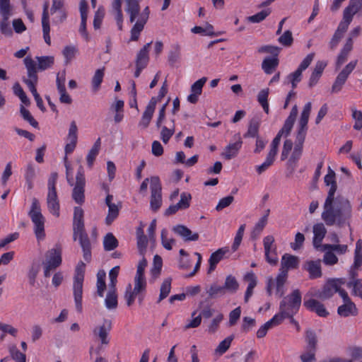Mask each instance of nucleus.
<instances>
[{
    "mask_svg": "<svg viewBox=\"0 0 362 362\" xmlns=\"http://www.w3.org/2000/svg\"><path fill=\"white\" fill-rule=\"evenodd\" d=\"M324 180L326 185H330V188L323 204L322 219L329 226L337 225L342 227L346 224L349 225V221L352 217V205L349 199L344 195L338 194L335 197L337 185L335 173L330 167L328 168V173Z\"/></svg>",
    "mask_w": 362,
    "mask_h": 362,
    "instance_id": "nucleus-1",
    "label": "nucleus"
},
{
    "mask_svg": "<svg viewBox=\"0 0 362 362\" xmlns=\"http://www.w3.org/2000/svg\"><path fill=\"white\" fill-rule=\"evenodd\" d=\"M141 0H125V11L129 15V21L134 23L136 18L137 21L131 30V40L136 41L139 39L140 33L143 30L145 24L147 23L150 15L148 6H146L140 13L139 2Z\"/></svg>",
    "mask_w": 362,
    "mask_h": 362,
    "instance_id": "nucleus-2",
    "label": "nucleus"
},
{
    "mask_svg": "<svg viewBox=\"0 0 362 362\" xmlns=\"http://www.w3.org/2000/svg\"><path fill=\"white\" fill-rule=\"evenodd\" d=\"M73 232L74 240L78 239L79 241L85 261L90 262L91 260V244L85 230L83 210L79 206H75L74 209Z\"/></svg>",
    "mask_w": 362,
    "mask_h": 362,
    "instance_id": "nucleus-3",
    "label": "nucleus"
},
{
    "mask_svg": "<svg viewBox=\"0 0 362 362\" xmlns=\"http://www.w3.org/2000/svg\"><path fill=\"white\" fill-rule=\"evenodd\" d=\"M299 258L297 256L288 253L282 256L281 267L276 276V295L282 297L284 294V286L288 277V271L298 267Z\"/></svg>",
    "mask_w": 362,
    "mask_h": 362,
    "instance_id": "nucleus-4",
    "label": "nucleus"
},
{
    "mask_svg": "<svg viewBox=\"0 0 362 362\" xmlns=\"http://www.w3.org/2000/svg\"><path fill=\"white\" fill-rule=\"evenodd\" d=\"M85 268L86 264L81 261L76 267L75 275L74 278V297L76 308L78 313L82 312L83 283L84 279Z\"/></svg>",
    "mask_w": 362,
    "mask_h": 362,
    "instance_id": "nucleus-5",
    "label": "nucleus"
},
{
    "mask_svg": "<svg viewBox=\"0 0 362 362\" xmlns=\"http://www.w3.org/2000/svg\"><path fill=\"white\" fill-rule=\"evenodd\" d=\"M33 223L35 225L34 231L37 239L45 238V218L41 213L40 205L36 198L32 199L30 210L28 212Z\"/></svg>",
    "mask_w": 362,
    "mask_h": 362,
    "instance_id": "nucleus-6",
    "label": "nucleus"
},
{
    "mask_svg": "<svg viewBox=\"0 0 362 362\" xmlns=\"http://www.w3.org/2000/svg\"><path fill=\"white\" fill-rule=\"evenodd\" d=\"M301 293L298 289L294 290L291 294L284 297L279 304V310L289 317L296 315L301 305Z\"/></svg>",
    "mask_w": 362,
    "mask_h": 362,
    "instance_id": "nucleus-7",
    "label": "nucleus"
},
{
    "mask_svg": "<svg viewBox=\"0 0 362 362\" xmlns=\"http://www.w3.org/2000/svg\"><path fill=\"white\" fill-rule=\"evenodd\" d=\"M151 200L150 206L152 211H157L162 205V187L159 177L153 176L151 177Z\"/></svg>",
    "mask_w": 362,
    "mask_h": 362,
    "instance_id": "nucleus-8",
    "label": "nucleus"
},
{
    "mask_svg": "<svg viewBox=\"0 0 362 362\" xmlns=\"http://www.w3.org/2000/svg\"><path fill=\"white\" fill-rule=\"evenodd\" d=\"M356 64L357 60L351 61L341 70V71L337 75L332 86V93H338L341 90L349 77V75L355 69Z\"/></svg>",
    "mask_w": 362,
    "mask_h": 362,
    "instance_id": "nucleus-9",
    "label": "nucleus"
},
{
    "mask_svg": "<svg viewBox=\"0 0 362 362\" xmlns=\"http://www.w3.org/2000/svg\"><path fill=\"white\" fill-rule=\"evenodd\" d=\"M76 180V185L72 192V198L76 203L82 204L85 202L84 187L86 183L82 169L77 172Z\"/></svg>",
    "mask_w": 362,
    "mask_h": 362,
    "instance_id": "nucleus-10",
    "label": "nucleus"
},
{
    "mask_svg": "<svg viewBox=\"0 0 362 362\" xmlns=\"http://www.w3.org/2000/svg\"><path fill=\"white\" fill-rule=\"evenodd\" d=\"M152 42L146 43L138 52L135 61L136 70L134 71V77L138 78L142 70L145 69L149 61L148 51Z\"/></svg>",
    "mask_w": 362,
    "mask_h": 362,
    "instance_id": "nucleus-11",
    "label": "nucleus"
},
{
    "mask_svg": "<svg viewBox=\"0 0 362 362\" xmlns=\"http://www.w3.org/2000/svg\"><path fill=\"white\" fill-rule=\"evenodd\" d=\"M342 279L329 280L321 290H318L315 296L322 300L330 298L335 293L339 291V284H344Z\"/></svg>",
    "mask_w": 362,
    "mask_h": 362,
    "instance_id": "nucleus-12",
    "label": "nucleus"
},
{
    "mask_svg": "<svg viewBox=\"0 0 362 362\" xmlns=\"http://www.w3.org/2000/svg\"><path fill=\"white\" fill-rule=\"evenodd\" d=\"M274 238L272 235H267L263 240L265 258L271 265H276L278 257L276 253V246L274 245Z\"/></svg>",
    "mask_w": 362,
    "mask_h": 362,
    "instance_id": "nucleus-13",
    "label": "nucleus"
},
{
    "mask_svg": "<svg viewBox=\"0 0 362 362\" xmlns=\"http://www.w3.org/2000/svg\"><path fill=\"white\" fill-rule=\"evenodd\" d=\"M361 0H350L349 5L344 8L343 12V18L341 23L349 25L351 23L354 16L361 8Z\"/></svg>",
    "mask_w": 362,
    "mask_h": 362,
    "instance_id": "nucleus-14",
    "label": "nucleus"
},
{
    "mask_svg": "<svg viewBox=\"0 0 362 362\" xmlns=\"http://www.w3.org/2000/svg\"><path fill=\"white\" fill-rule=\"evenodd\" d=\"M234 138L235 141L233 143H230L228 146H226L223 152L221 153V156L226 160H230L233 158H235L242 147L243 141L240 137V134L239 133L236 134L234 136Z\"/></svg>",
    "mask_w": 362,
    "mask_h": 362,
    "instance_id": "nucleus-15",
    "label": "nucleus"
},
{
    "mask_svg": "<svg viewBox=\"0 0 362 362\" xmlns=\"http://www.w3.org/2000/svg\"><path fill=\"white\" fill-rule=\"evenodd\" d=\"M303 305L308 310L315 312L320 317H325L329 315V313L326 310L325 305L315 299H306V296H305Z\"/></svg>",
    "mask_w": 362,
    "mask_h": 362,
    "instance_id": "nucleus-16",
    "label": "nucleus"
},
{
    "mask_svg": "<svg viewBox=\"0 0 362 362\" xmlns=\"http://www.w3.org/2000/svg\"><path fill=\"white\" fill-rule=\"evenodd\" d=\"M313 233L314 237L313 243L314 247L317 250L323 249V245H322L321 243L327 233V229L324 224L322 223L315 224L313 226Z\"/></svg>",
    "mask_w": 362,
    "mask_h": 362,
    "instance_id": "nucleus-17",
    "label": "nucleus"
},
{
    "mask_svg": "<svg viewBox=\"0 0 362 362\" xmlns=\"http://www.w3.org/2000/svg\"><path fill=\"white\" fill-rule=\"evenodd\" d=\"M47 204L49 211L54 216L59 217L60 206L57 191H48Z\"/></svg>",
    "mask_w": 362,
    "mask_h": 362,
    "instance_id": "nucleus-18",
    "label": "nucleus"
},
{
    "mask_svg": "<svg viewBox=\"0 0 362 362\" xmlns=\"http://www.w3.org/2000/svg\"><path fill=\"white\" fill-rule=\"evenodd\" d=\"M62 263V252L60 249L53 248L46 253V260L43 264L49 265L56 269Z\"/></svg>",
    "mask_w": 362,
    "mask_h": 362,
    "instance_id": "nucleus-19",
    "label": "nucleus"
},
{
    "mask_svg": "<svg viewBox=\"0 0 362 362\" xmlns=\"http://www.w3.org/2000/svg\"><path fill=\"white\" fill-rule=\"evenodd\" d=\"M349 26L340 22L332 37L328 43L330 50H334L347 31Z\"/></svg>",
    "mask_w": 362,
    "mask_h": 362,
    "instance_id": "nucleus-20",
    "label": "nucleus"
},
{
    "mask_svg": "<svg viewBox=\"0 0 362 362\" xmlns=\"http://www.w3.org/2000/svg\"><path fill=\"white\" fill-rule=\"evenodd\" d=\"M312 104L310 102L307 103L303 107L300 117L298 122V132L307 134L308 122L310 115Z\"/></svg>",
    "mask_w": 362,
    "mask_h": 362,
    "instance_id": "nucleus-21",
    "label": "nucleus"
},
{
    "mask_svg": "<svg viewBox=\"0 0 362 362\" xmlns=\"http://www.w3.org/2000/svg\"><path fill=\"white\" fill-rule=\"evenodd\" d=\"M228 251L229 250L227 247H222L218 249L211 255L209 259V267L208 273L215 270L217 264L223 259L225 255L227 254Z\"/></svg>",
    "mask_w": 362,
    "mask_h": 362,
    "instance_id": "nucleus-22",
    "label": "nucleus"
},
{
    "mask_svg": "<svg viewBox=\"0 0 362 362\" xmlns=\"http://www.w3.org/2000/svg\"><path fill=\"white\" fill-rule=\"evenodd\" d=\"M112 322L109 320H104L103 324L93 330L95 336H98L103 344H107L109 341L107 339L108 332L111 329Z\"/></svg>",
    "mask_w": 362,
    "mask_h": 362,
    "instance_id": "nucleus-23",
    "label": "nucleus"
},
{
    "mask_svg": "<svg viewBox=\"0 0 362 362\" xmlns=\"http://www.w3.org/2000/svg\"><path fill=\"white\" fill-rule=\"evenodd\" d=\"M173 230L183 238L185 241H196L199 239L198 233H192V230L184 225L174 226Z\"/></svg>",
    "mask_w": 362,
    "mask_h": 362,
    "instance_id": "nucleus-24",
    "label": "nucleus"
},
{
    "mask_svg": "<svg viewBox=\"0 0 362 362\" xmlns=\"http://www.w3.org/2000/svg\"><path fill=\"white\" fill-rule=\"evenodd\" d=\"M261 124V119L259 117H252L248 124V129L244 134L245 138H257L259 136V129Z\"/></svg>",
    "mask_w": 362,
    "mask_h": 362,
    "instance_id": "nucleus-25",
    "label": "nucleus"
},
{
    "mask_svg": "<svg viewBox=\"0 0 362 362\" xmlns=\"http://www.w3.org/2000/svg\"><path fill=\"white\" fill-rule=\"evenodd\" d=\"M244 280L249 282L244 297L245 302L247 303L250 298L252 296L253 290L257 286V281L255 274L252 272L247 273L244 276Z\"/></svg>",
    "mask_w": 362,
    "mask_h": 362,
    "instance_id": "nucleus-26",
    "label": "nucleus"
},
{
    "mask_svg": "<svg viewBox=\"0 0 362 362\" xmlns=\"http://www.w3.org/2000/svg\"><path fill=\"white\" fill-rule=\"evenodd\" d=\"M337 313L341 317L356 316L358 314V309L352 301L347 302L338 307Z\"/></svg>",
    "mask_w": 362,
    "mask_h": 362,
    "instance_id": "nucleus-27",
    "label": "nucleus"
},
{
    "mask_svg": "<svg viewBox=\"0 0 362 362\" xmlns=\"http://www.w3.org/2000/svg\"><path fill=\"white\" fill-rule=\"evenodd\" d=\"M305 269L309 272L311 279H317L322 276L320 260L307 262Z\"/></svg>",
    "mask_w": 362,
    "mask_h": 362,
    "instance_id": "nucleus-28",
    "label": "nucleus"
},
{
    "mask_svg": "<svg viewBox=\"0 0 362 362\" xmlns=\"http://www.w3.org/2000/svg\"><path fill=\"white\" fill-rule=\"evenodd\" d=\"M24 64L27 69L28 79H34V81H38L37 76V66L35 62L30 57H26L24 59Z\"/></svg>",
    "mask_w": 362,
    "mask_h": 362,
    "instance_id": "nucleus-29",
    "label": "nucleus"
},
{
    "mask_svg": "<svg viewBox=\"0 0 362 362\" xmlns=\"http://www.w3.org/2000/svg\"><path fill=\"white\" fill-rule=\"evenodd\" d=\"M117 293L116 288H109L105 298V305L108 310H115L118 305Z\"/></svg>",
    "mask_w": 362,
    "mask_h": 362,
    "instance_id": "nucleus-30",
    "label": "nucleus"
},
{
    "mask_svg": "<svg viewBox=\"0 0 362 362\" xmlns=\"http://www.w3.org/2000/svg\"><path fill=\"white\" fill-rule=\"evenodd\" d=\"M357 274L351 272V280L347 283V287L352 288V294L362 299V279H356Z\"/></svg>",
    "mask_w": 362,
    "mask_h": 362,
    "instance_id": "nucleus-31",
    "label": "nucleus"
},
{
    "mask_svg": "<svg viewBox=\"0 0 362 362\" xmlns=\"http://www.w3.org/2000/svg\"><path fill=\"white\" fill-rule=\"evenodd\" d=\"M181 57V46L178 43L171 45L170 50L168 52V61L171 66L178 62Z\"/></svg>",
    "mask_w": 362,
    "mask_h": 362,
    "instance_id": "nucleus-32",
    "label": "nucleus"
},
{
    "mask_svg": "<svg viewBox=\"0 0 362 362\" xmlns=\"http://www.w3.org/2000/svg\"><path fill=\"white\" fill-rule=\"evenodd\" d=\"M223 286L226 293L234 294L239 289V283L234 276L228 275L226 276Z\"/></svg>",
    "mask_w": 362,
    "mask_h": 362,
    "instance_id": "nucleus-33",
    "label": "nucleus"
},
{
    "mask_svg": "<svg viewBox=\"0 0 362 362\" xmlns=\"http://www.w3.org/2000/svg\"><path fill=\"white\" fill-rule=\"evenodd\" d=\"M208 298L215 299L222 297L226 294L223 286H220L216 283L212 284L208 288H206Z\"/></svg>",
    "mask_w": 362,
    "mask_h": 362,
    "instance_id": "nucleus-34",
    "label": "nucleus"
},
{
    "mask_svg": "<svg viewBox=\"0 0 362 362\" xmlns=\"http://www.w3.org/2000/svg\"><path fill=\"white\" fill-rule=\"evenodd\" d=\"M106 273L104 270H99L97 273V294L99 297L103 298L106 290L107 286L105 283Z\"/></svg>",
    "mask_w": 362,
    "mask_h": 362,
    "instance_id": "nucleus-35",
    "label": "nucleus"
},
{
    "mask_svg": "<svg viewBox=\"0 0 362 362\" xmlns=\"http://www.w3.org/2000/svg\"><path fill=\"white\" fill-rule=\"evenodd\" d=\"M279 59L277 57H266L262 64V68L267 74H271L278 66Z\"/></svg>",
    "mask_w": 362,
    "mask_h": 362,
    "instance_id": "nucleus-36",
    "label": "nucleus"
},
{
    "mask_svg": "<svg viewBox=\"0 0 362 362\" xmlns=\"http://www.w3.org/2000/svg\"><path fill=\"white\" fill-rule=\"evenodd\" d=\"M25 179L28 189H31L33 187V180L36 176V170L35 165L33 163H28L26 166L25 171Z\"/></svg>",
    "mask_w": 362,
    "mask_h": 362,
    "instance_id": "nucleus-37",
    "label": "nucleus"
},
{
    "mask_svg": "<svg viewBox=\"0 0 362 362\" xmlns=\"http://www.w3.org/2000/svg\"><path fill=\"white\" fill-rule=\"evenodd\" d=\"M37 69L40 71L46 70L52 66L54 58L52 56L36 57Z\"/></svg>",
    "mask_w": 362,
    "mask_h": 362,
    "instance_id": "nucleus-38",
    "label": "nucleus"
},
{
    "mask_svg": "<svg viewBox=\"0 0 362 362\" xmlns=\"http://www.w3.org/2000/svg\"><path fill=\"white\" fill-rule=\"evenodd\" d=\"M100 144H101V140H100V138H98L94 143L91 149L89 151V152L87 155V157H86L88 165L89 167H92L93 162L99 153V151L100 148Z\"/></svg>",
    "mask_w": 362,
    "mask_h": 362,
    "instance_id": "nucleus-39",
    "label": "nucleus"
},
{
    "mask_svg": "<svg viewBox=\"0 0 362 362\" xmlns=\"http://www.w3.org/2000/svg\"><path fill=\"white\" fill-rule=\"evenodd\" d=\"M172 279L170 277L166 278L163 281L160 288V295L157 303H160L163 299L168 297L171 290Z\"/></svg>",
    "mask_w": 362,
    "mask_h": 362,
    "instance_id": "nucleus-40",
    "label": "nucleus"
},
{
    "mask_svg": "<svg viewBox=\"0 0 362 362\" xmlns=\"http://www.w3.org/2000/svg\"><path fill=\"white\" fill-rule=\"evenodd\" d=\"M103 246L105 251H111L118 246V240L112 233H108L104 237Z\"/></svg>",
    "mask_w": 362,
    "mask_h": 362,
    "instance_id": "nucleus-41",
    "label": "nucleus"
},
{
    "mask_svg": "<svg viewBox=\"0 0 362 362\" xmlns=\"http://www.w3.org/2000/svg\"><path fill=\"white\" fill-rule=\"evenodd\" d=\"M148 244L147 237L144 234L141 228L137 230V247L141 255L144 256Z\"/></svg>",
    "mask_w": 362,
    "mask_h": 362,
    "instance_id": "nucleus-42",
    "label": "nucleus"
},
{
    "mask_svg": "<svg viewBox=\"0 0 362 362\" xmlns=\"http://www.w3.org/2000/svg\"><path fill=\"white\" fill-rule=\"evenodd\" d=\"M121 208V204L119 206L113 204L108 206V214L105 218V223L110 226L114 221V220L118 216L119 209Z\"/></svg>",
    "mask_w": 362,
    "mask_h": 362,
    "instance_id": "nucleus-43",
    "label": "nucleus"
},
{
    "mask_svg": "<svg viewBox=\"0 0 362 362\" xmlns=\"http://www.w3.org/2000/svg\"><path fill=\"white\" fill-rule=\"evenodd\" d=\"M105 67L98 69L95 71L94 76L92 78V86L93 91L96 92L100 88V84L103 82L104 77Z\"/></svg>",
    "mask_w": 362,
    "mask_h": 362,
    "instance_id": "nucleus-44",
    "label": "nucleus"
},
{
    "mask_svg": "<svg viewBox=\"0 0 362 362\" xmlns=\"http://www.w3.org/2000/svg\"><path fill=\"white\" fill-rule=\"evenodd\" d=\"M8 351L11 358L16 362H26V356L21 353L14 344L8 347Z\"/></svg>",
    "mask_w": 362,
    "mask_h": 362,
    "instance_id": "nucleus-45",
    "label": "nucleus"
},
{
    "mask_svg": "<svg viewBox=\"0 0 362 362\" xmlns=\"http://www.w3.org/2000/svg\"><path fill=\"white\" fill-rule=\"evenodd\" d=\"M78 52V49L76 46H66L62 51L63 56L65 58V63L66 64H69L72 59H74L76 54Z\"/></svg>",
    "mask_w": 362,
    "mask_h": 362,
    "instance_id": "nucleus-46",
    "label": "nucleus"
},
{
    "mask_svg": "<svg viewBox=\"0 0 362 362\" xmlns=\"http://www.w3.org/2000/svg\"><path fill=\"white\" fill-rule=\"evenodd\" d=\"M305 341L307 343L306 349L317 350V336L313 330L308 329L306 331Z\"/></svg>",
    "mask_w": 362,
    "mask_h": 362,
    "instance_id": "nucleus-47",
    "label": "nucleus"
},
{
    "mask_svg": "<svg viewBox=\"0 0 362 362\" xmlns=\"http://www.w3.org/2000/svg\"><path fill=\"white\" fill-rule=\"evenodd\" d=\"M162 266V258L158 255H156L153 257V265L152 269H151V275L153 279H156L159 276L161 272Z\"/></svg>",
    "mask_w": 362,
    "mask_h": 362,
    "instance_id": "nucleus-48",
    "label": "nucleus"
},
{
    "mask_svg": "<svg viewBox=\"0 0 362 362\" xmlns=\"http://www.w3.org/2000/svg\"><path fill=\"white\" fill-rule=\"evenodd\" d=\"M192 195L189 192H182L180 194V199L176 204L180 210H185L190 206Z\"/></svg>",
    "mask_w": 362,
    "mask_h": 362,
    "instance_id": "nucleus-49",
    "label": "nucleus"
},
{
    "mask_svg": "<svg viewBox=\"0 0 362 362\" xmlns=\"http://www.w3.org/2000/svg\"><path fill=\"white\" fill-rule=\"evenodd\" d=\"M173 127L172 128H168L165 126L162 127V129L160 132V139L164 144H168L170 139L175 133V125H174V119L172 120Z\"/></svg>",
    "mask_w": 362,
    "mask_h": 362,
    "instance_id": "nucleus-50",
    "label": "nucleus"
},
{
    "mask_svg": "<svg viewBox=\"0 0 362 362\" xmlns=\"http://www.w3.org/2000/svg\"><path fill=\"white\" fill-rule=\"evenodd\" d=\"M271 13V10L267 9L263 10L253 16L247 18L248 21L253 23H257L264 20Z\"/></svg>",
    "mask_w": 362,
    "mask_h": 362,
    "instance_id": "nucleus-51",
    "label": "nucleus"
},
{
    "mask_svg": "<svg viewBox=\"0 0 362 362\" xmlns=\"http://www.w3.org/2000/svg\"><path fill=\"white\" fill-rule=\"evenodd\" d=\"M275 157L272 155L267 154L266 160L260 165L256 167V170L259 175H261L266 171L273 163L275 160Z\"/></svg>",
    "mask_w": 362,
    "mask_h": 362,
    "instance_id": "nucleus-52",
    "label": "nucleus"
},
{
    "mask_svg": "<svg viewBox=\"0 0 362 362\" xmlns=\"http://www.w3.org/2000/svg\"><path fill=\"white\" fill-rule=\"evenodd\" d=\"M234 339L233 335H230L226 337L225 339L221 341L217 348L216 349V351L220 354H224L230 347L232 341Z\"/></svg>",
    "mask_w": 362,
    "mask_h": 362,
    "instance_id": "nucleus-53",
    "label": "nucleus"
},
{
    "mask_svg": "<svg viewBox=\"0 0 362 362\" xmlns=\"http://www.w3.org/2000/svg\"><path fill=\"white\" fill-rule=\"evenodd\" d=\"M323 249H320V251L332 250L336 251L339 254H344L347 251L348 247L346 245H330L325 244L322 245Z\"/></svg>",
    "mask_w": 362,
    "mask_h": 362,
    "instance_id": "nucleus-54",
    "label": "nucleus"
},
{
    "mask_svg": "<svg viewBox=\"0 0 362 362\" xmlns=\"http://www.w3.org/2000/svg\"><path fill=\"white\" fill-rule=\"evenodd\" d=\"M40 269V266L39 264H37V263L32 264V265L29 269L28 274L29 283L31 286L35 285V279H36V277L38 274Z\"/></svg>",
    "mask_w": 362,
    "mask_h": 362,
    "instance_id": "nucleus-55",
    "label": "nucleus"
},
{
    "mask_svg": "<svg viewBox=\"0 0 362 362\" xmlns=\"http://www.w3.org/2000/svg\"><path fill=\"white\" fill-rule=\"evenodd\" d=\"M20 112L23 118L28 122L31 126L35 128L38 127V122L33 118L29 110L25 109L23 105H21Z\"/></svg>",
    "mask_w": 362,
    "mask_h": 362,
    "instance_id": "nucleus-56",
    "label": "nucleus"
},
{
    "mask_svg": "<svg viewBox=\"0 0 362 362\" xmlns=\"http://www.w3.org/2000/svg\"><path fill=\"white\" fill-rule=\"evenodd\" d=\"M280 44L285 47H290L293 42V37L291 30L285 31L278 39Z\"/></svg>",
    "mask_w": 362,
    "mask_h": 362,
    "instance_id": "nucleus-57",
    "label": "nucleus"
},
{
    "mask_svg": "<svg viewBox=\"0 0 362 362\" xmlns=\"http://www.w3.org/2000/svg\"><path fill=\"white\" fill-rule=\"evenodd\" d=\"M119 267L115 266V267L111 269L110 271L109 272V279H110V282L108 284L109 288H116V284L117 281V278L119 274Z\"/></svg>",
    "mask_w": 362,
    "mask_h": 362,
    "instance_id": "nucleus-58",
    "label": "nucleus"
},
{
    "mask_svg": "<svg viewBox=\"0 0 362 362\" xmlns=\"http://www.w3.org/2000/svg\"><path fill=\"white\" fill-rule=\"evenodd\" d=\"M146 281L145 277H134V293H141L146 290Z\"/></svg>",
    "mask_w": 362,
    "mask_h": 362,
    "instance_id": "nucleus-59",
    "label": "nucleus"
},
{
    "mask_svg": "<svg viewBox=\"0 0 362 362\" xmlns=\"http://www.w3.org/2000/svg\"><path fill=\"white\" fill-rule=\"evenodd\" d=\"M281 48L274 45H264L258 49L259 53H269L273 57H278Z\"/></svg>",
    "mask_w": 362,
    "mask_h": 362,
    "instance_id": "nucleus-60",
    "label": "nucleus"
},
{
    "mask_svg": "<svg viewBox=\"0 0 362 362\" xmlns=\"http://www.w3.org/2000/svg\"><path fill=\"white\" fill-rule=\"evenodd\" d=\"M256 324V321L254 318L250 317H244L243 319V324L241 326V330L243 332H248L250 331Z\"/></svg>",
    "mask_w": 362,
    "mask_h": 362,
    "instance_id": "nucleus-61",
    "label": "nucleus"
},
{
    "mask_svg": "<svg viewBox=\"0 0 362 362\" xmlns=\"http://www.w3.org/2000/svg\"><path fill=\"white\" fill-rule=\"evenodd\" d=\"M315 352L316 350H313L305 348V351L300 356L302 362H315Z\"/></svg>",
    "mask_w": 362,
    "mask_h": 362,
    "instance_id": "nucleus-62",
    "label": "nucleus"
},
{
    "mask_svg": "<svg viewBox=\"0 0 362 362\" xmlns=\"http://www.w3.org/2000/svg\"><path fill=\"white\" fill-rule=\"evenodd\" d=\"M349 354L351 356L352 362L354 360L362 358V347L357 346H352L348 349Z\"/></svg>",
    "mask_w": 362,
    "mask_h": 362,
    "instance_id": "nucleus-63",
    "label": "nucleus"
},
{
    "mask_svg": "<svg viewBox=\"0 0 362 362\" xmlns=\"http://www.w3.org/2000/svg\"><path fill=\"white\" fill-rule=\"evenodd\" d=\"M352 117L355 120L354 128L356 130H361L362 129V112L359 110H353Z\"/></svg>",
    "mask_w": 362,
    "mask_h": 362,
    "instance_id": "nucleus-64",
    "label": "nucleus"
}]
</instances>
